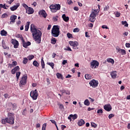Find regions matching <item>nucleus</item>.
Wrapping results in <instances>:
<instances>
[{"mask_svg": "<svg viewBox=\"0 0 130 130\" xmlns=\"http://www.w3.org/2000/svg\"><path fill=\"white\" fill-rule=\"evenodd\" d=\"M30 31L32 33V37L37 43L38 44L41 43V37H42V32L39 29H37L35 25L33 24L30 25Z\"/></svg>", "mask_w": 130, "mask_h": 130, "instance_id": "1", "label": "nucleus"}, {"mask_svg": "<svg viewBox=\"0 0 130 130\" xmlns=\"http://www.w3.org/2000/svg\"><path fill=\"white\" fill-rule=\"evenodd\" d=\"M1 123H2V124H6V123H9L11 125L14 124V123H15L14 114L11 113H8L7 117L2 119Z\"/></svg>", "mask_w": 130, "mask_h": 130, "instance_id": "2", "label": "nucleus"}, {"mask_svg": "<svg viewBox=\"0 0 130 130\" xmlns=\"http://www.w3.org/2000/svg\"><path fill=\"white\" fill-rule=\"evenodd\" d=\"M59 32V26L58 25H54L51 30L52 36L54 37H58Z\"/></svg>", "mask_w": 130, "mask_h": 130, "instance_id": "3", "label": "nucleus"}, {"mask_svg": "<svg viewBox=\"0 0 130 130\" xmlns=\"http://www.w3.org/2000/svg\"><path fill=\"white\" fill-rule=\"evenodd\" d=\"M49 8L52 13H56L57 11H59V10H60V5L52 4L50 6Z\"/></svg>", "mask_w": 130, "mask_h": 130, "instance_id": "4", "label": "nucleus"}, {"mask_svg": "<svg viewBox=\"0 0 130 130\" xmlns=\"http://www.w3.org/2000/svg\"><path fill=\"white\" fill-rule=\"evenodd\" d=\"M97 14V10H93V11H92L90 16H89V21L91 23H94L95 21H96V16Z\"/></svg>", "mask_w": 130, "mask_h": 130, "instance_id": "5", "label": "nucleus"}, {"mask_svg": "<svg viewBox=\"0 0 130 130\" xmlns=\"http://www.w3.org/2000/svg\"><path fill=\"white\" fill-rule=\"evenodd\" d=\"M27 84V74H24L22 76L21 80H20L19 86L20 87H23Z\"/></svg>", "mask_w": 130, "mask_h": 130, "instance_id": "6", "label": "nucleus"}, {"mask_svg": "<svg viewBox=\"0 0 130 130\" xmlns=\"http://www.w3.org/2000/svg\"><path fill=\"white\" fill-rule=\"evenodd\" d=\"M30 96L34 100H36L38 97V92L37 91V89L31 90L30 93Z\"/></svg>", "mask_w": 130, "mask_h": 130, "instance_id": "7", "label": "nucleus"}, {"mask_svg": "<svg viewBox=\"0 0 130 130\" xmlns=\"http://www.w3.org/2000/svg\"><path fill=\"white\" fill-rule=\"evenodd\" d=\"M99 67V62L97 60H93L90 63L91 69H97Z\"/></svg>", "mask_w": 130, "mask_h": 130, "instance_id": "8", "label": "nucleus"}, {"mask_svg": "<svg viewBox=\"0 0 130 130\" xmlns=\"http://www.w3.org/2000/svg\"><path fill=\"white\" fill-rule=\"evenodd\" d=\"M98 82L94 79H93L89 82L90 86H92V88H96L98 86Z\"/></svg>", "mask_w": 130, "mask_h": 130, "instance_id": "9", "label": "nucleus"}, {"mask_svg": "<svg viewBox=\"0 0 130 130\" xmlns=\"http://www.w3.org/2000/svg\"><path fill=\"white\" fill-rule=\"evenodd\" d=\"M11 41L14 48H18L19 47V42L17 40L12 39Z\"/></svg>", "mask_w": 130, "mask_h": 130, "instance_id": "10", "label": "nucleus"}, {"mask_svg": "<svg viewBox=\"0 0 130 130\" xmlns=\"http://www.w3.org/2000/svg\"><path fill=\"white\" fill-rule=\"evenodd\" d=\"M104 109H105V110H106V111H111V110L112 109V107H111V105H110V104H107V105H105L104 106Z\"/></svg>", "mask_w": 130, "mask_h": 130, "instance_id": "11", "label": "nucleus"}, {"mask_svg": "<svg viewBox=\"0 0 130 130\" xmlns=\"http://www.w3.org/2000/svg\"><path fill=\"white\" fill-rule=\"evenodd\" d=\"M39 15L42 16V17H43L44 18H46V17H47V14H46L45 10L40 11L39 12Z\"/></svg>", "mask_w": 130, "mask_h": 130, "instance_id": "12", "label": "nucleus"}, {"mask_svg": "<svg viewBox=\"0 0 130 130\" xmlns=\"http://www.w3.org/2000/svg\"><path fill=\"white\" fill-rule=\"evenodd\" d=\"M22 42V46L24 47V48H27L28 46L31 45V42H27V43L25 42V41L23 40V41H21Z\"/></svg>", "mask_w": 130, "mask_h": 130, "instance_id": "13", "label": "nucleus"}, {"mask_svg": "<svg viewBox=\"0 0 130 130\" xmlns=\"http://www.w3.org/2000/svg\"><path fill=\"white\" fill-rule=\"evenodd\" d=\"M18 71H20V68L19 66H16L11 70V74H12V75H15L16 72H18Z\"/></svg>", "mask_w": 130, "mask_h": 130, "instance_id": "14", "label": "nucleus"}, {"mask_svg": "<svg viewBox=\"0 0 130 130\" xmlns=\"http://www.w3.org/2000/svg\"><path fill=\"white\" fill-rule=\"evenodd\" d=\"M8 8H10L9 6L6 5V4H0V12H2V9H4V10H8Z\"/></svg>", "mask_w": 130, "mask_h": 130, "instance_id": "15", "label": "nucleus"}, {"mask_svg": "<svg viewBox=\"0 0 130 130\" xmlns=\"http://www.w3.org/2000/svg\"><path fill=\"white\" fill-rule=\"evenodd\" d=\"M20 7V3H17L16 4V5H14L13 7H11L10 8V10L11 11H16V10H17V9H18V8H19Z\"/></svg>", "mask_w": 130, "mask_h": 130, "instance_id": "16", "label": "nucleus"}, {"mask_svg": "<svg viewBox=\"0 0 130 130\" xmlns=\"http://www.w3.org/2000/svg\"><path fill=\"white\" fill-rule=\"evenodd\" d=\"M117 50H118V52H119V53H121L122 55H124L126 54V52L125 51V50L122 49H117Z\"/></svg>", "mask_w": 130, "mask_h": 130, "instance_id": "17", "label": "nucleus"}, {"mask_svg": "<svg viewBox=\"0 0 130 130\" xmlns=\"http://www.w3.org/2000/svg\"><path fill=\"white\" fill-rule=\"evenodd\" d=\"M16 19H17V16L16 15H12L10 17V21L12 23H15V22H16Z\"/></svg>", "mask_w": 130, "mask_h": 130, "instance_id": "18", "label": "nucleus"}, {"mask_svg": "<svg viewBox=\"0 0 130 130\" xmlns=\"http://www.w3.org/2000/svg\"><path fill=\"white\" fill-rule=\"evenodd\" d=\"M26 12H28V15H31V14L34 13V9L31 7H28L26 10Z\"/></svg>", "mask_w": 130, "mask_h": 130, "instance_id": "19", "label": "nucleus"}, {"mask_svg": "<svg viewBox=\"0 0 130 130\" xmlns=\"http://www.w3.org/2000/svg\"><path fill=\"white\" fill-rule=\"evenodd\" d=\"M77 124L78 125H79V126H82L83 124H85V121H84V120L83 119H80L78 120V122H77Z\"/></svg>", "mask_w": 130, "mask_h": 130, "instance_id": "20", "label": "nucleus"}, {"mask_svg": "<svg viewBox=\"0 0 130 130\" xmlns=\"http://www.w3.org/2000/svg\"><path fill=\"white\" fill-rule=\"evenodd\" d=\"M62 18L63 20V21H64V22H68V21L70 20V18L69 17V16H66V14H63L62 15Z\"/></svg>", "mask_w": 130, "mask_h": 130, "instance_id": "21", "label": "nucleus"}, {"mask_svg": "<svg viewBox=\"0 0 130 130\" xmlns=\"http://www.w3.org/2000/svg\"><path fill=\"white\" fill-rule=\"evenodd\" d=\"M111 75L112 79H116L117 76V74H116V71H113L111 73Z\"/></svg>", "mask_w": 130, "mask_h": 130, "instance_id": "22", "label": "nucleus"}, {"mask_svg": "<svg viewBox=\"0 0 130 130\" xmlns=\"http://www.w3.org/2000/svg\"><path fill=\"white\" fill-rule=\"evenodd\" d=\"M56 76L57 78V79H60L61 80H63V76H62V75L60 73H57L56 74Z\"/></svg>", "mask_w": 130, "mask_h": 130, "instance_id": "23", "label": "nucleus"}, {"mask_svg": "<svg viewBox=\"0 0 130 130\" xmlns=\"http://www.w3.org/2000/svg\"><path fill=\"white\" fill-rule=\"evenodd\" d=\"M79 45V44L78 43V42L75 41L74 44L72 46L74 49H78V46Z\"/></svg>", "mask_w": 130, "mask_h": 130, "instance_id": "24", "label": "nucleus"}, {"mask_svg": "<svg viewBox=\"0 0 130 130\" xmlns=\"http://www.w3.org/2000/svg\"><path fill=\"white\" fill-rule=\"evenodd\" d=\"M2 45L4 49H7V45H6V42H5L4 40H2Z\"/></svg>", "mask_w": 130, "mask_h": 130, "instance_id": "25", "label": "nucleus"}, {"mask_svg": "<svg viewBox=\"0 0 130 130\" xmlns=\"http://www.w3.org/2000/svg\"><path fill=\"white\" fill-rule=\"evenodd\" d=\"M29 26H30V22H27L25 26V31H27L29 29Z\"/></svg>", "mask_w": 130, "mask_h": 130, "instance_id": "26", "label": "nucleus"}, {"mask_svg": "<svg viewBox=\"0 0 130 130\" xmlns=\"http://www.w3.org/2000/svg\"><path fill=\"white\" fill-rule=\"evenodd\" d=\"M8 34V32H7V31L4 30V29L1 30V35H2V36H7Z\"/></svg>", "mask_w": 130, "mask_h": 130, "instance_id": "27", "label": "nucleus"}, {"mask_svg": "<svg viewBox=\"0 0 130 130\" xmlns=\"http://www.w3.org/2000/svg\"><path fill=\"white\" fill-rule=\"evenodd\" d=\"M107 61H108V62H110L111 63H112V64H113L114 63V60L111 58H107Z\"/></svg>", "mask_w": 130, "mask_h": 130, "instance_id": "28", "label": "nucleus"}, {"mask_svg": "<svg viewBox=\"0 0 130 130\" xmlns=\"http://www.w3.org/2000/svg\"><path fill=\"white\" fill-rule=\"evenodd\" d=\"M85 78L86 80H91L92 79V76L90 74H85Z\"/></svg>", "mask_w": 130, "mask_h": 130, "instance_id": "29", "label": "nucleus"}, {"mask_svg": "<svg viewBox=\"0 0 130 130\" xmlns=\"http://www.w3.org/2000/svg\"><path fill=\"white\" fill-rule=\"evenodd\" d=\"M41 66L42 69L45 68V63H44V60H43V58L41 59Z\"/></svg>", "mask_w": 130, "mask_h": 130, "instance_id": "30", "label": "nucleus"}, {"mask_svg": "<svg viewBox=\"0 0 130 130\" xmlns=\"http://www.w3.org/2000/svg\"><path fill=\"white\" fill-rule=\"evenodd\" d=\"M47 64H48V66H50V67L52 68V69L54 68V63L53 62H47Z\"/></svg>", "mask_w": 130, "mask_h": 130, "instance_id": "31", "label": "nucleus"}, {"mask_svg": "<svg viewBox=\"0 0 130 130\" xmlns=\"http://www.w3.org/2000/svg\"><path fill=\"white\" fill-rule=\"evenodd\" d=\"M32 64H33L35 67H39V63H38V62H37V61H36V60H34V61H33Z\"/></svg>", "mask_w": 130, "mask_h": 130, "instance_id": "32", "label": "nucleus"}, {"mask_svg": "<svg viewBox=\"0 0 130 130\" xmlns=\"http://www.w3.org/2000/svg\"><path fill=\"white\" fill-rule=\"evenodd\" d=\"M27 62H28V59L26 57L23 58L22 63H23V64H26Z\"/></svg>", "mask_w": 130, "mask_h": 130, "instance_id": "33", "label": "nucleus"}, {"mask_svg": "<svg viewBox=\"0 0 130 130\" xmlns=\"http://www.w3.org/2000/svg\"><path fill=\"white\" fill-rule=\"evenodd\" d=\"M121 24L122 25H124L125 27H128V24L127 23L126 21H121Z\"/></svg>", "mask_w": 130, "mask_h": 130, "instance_id": "34", "label": "nucleus"}, {"mask_svg": "<svg viewBox=\"0 0 130 130\" xmlns=\"http://www.w3.org/2000/svg\"><path fill=\"white\" fill-rule=\"evenodd\" d=\"M84 105H86V106H89L90 105V102L88 99H86L84 101Z\"/></svg>", "mask_w": 130, "mask_h": 130, "instance_id": "35", "label": "nucleus"}, {"mask_svg": "<svg viewBox=\"0 0 130 130\" xmlns=\"http://www.w3.org/2000/svg\"><path fill=\"white\" fill-rule=\"evenodd\" d=\"M77 118H78V115L77 114L72 115V119H73V120H75V119H77Z\"/></svg>", "mask_w": 130, "mask_h": 130, "instance_id": "36", "label": "nucleus"}, {"mask_svg": "<svg viewBox=\"0 0 130 130\" xmlns=\"http://www.w3.org/2000/svg\"><path fill=\"white\" fill-rule=\"evenodd\" d=\"M34 57H35L34 56V55H30L27 57V58L28 59V60H32V59H33V58H34Z\"/></svg>", "mask_w": 130, "mask_h": 130, "instance_id": "37", "label": "nucleus"}, {"mask_svg": "<svg viewBox=\"0 0 130 130\" xmlns=\"http://www.w3.org/2000/svg\"><path fill=\"white\" fill-rule=\"evenodd\" d=\"M20 76H21V72H18L16 73V78H17V80L18 81V80H19V78H20Z\"/></svg>", "mask_w": 130, "mask_h": 130, "instance_id": "38", "label": "nucleus"}, {"mask_svg": "<svg viewBox=\"0 0 130 130\" xmlns=\"http://www.w3.org/2000/svg\"><path fill=\"white\" fill-rule=\"evenodd\" d=\"M9 15H8V14H7V13H4L2 15V16H1V18H2V19H4V18H8V16Z\"/></svg>", "mask_w": 130, "mask_h": 130, "instance_id": "39", "label": "nucleus"}, {"mask_svg": "<svg viewBox=\"0 0 130 130\" xmlns=\"http://www.w3.org/2000/svg\"><path fill=\"white\" fill-rule=\"evenodd\" d=\"M91 126L92 127H94V128H96V127L98 126L97 124L93 122L91 123Z\"/></svg>", "mask_w": 130, "mask_h": 130, "instance_id": "40", "label": "nucleus"}, {"mask_svg": "<svg viewBox=\"0 0 130 130\" xmlns=\"http://www.w3.org/2000/svg\"><path fill=\"white\" fill-rule=\"evenodd\" d=\"M17 37L18 38H20L21 41H23L24 38H23V36H22L21 35L18 34L17 35Z\"/></svg>", "mask_w": 130, "mask_h": 130, "instance_id": "41", "label": "nucleus"}, {"mask_svg": "<svg viewBox=\"0 0 130 130\" xmlns=\"http://www.w3.org/2000/svg\"><path fill=\"white\" fill-rule=\"evenodd\" d=\"M109 6L107 5L106 6H105L104 8V11L105 12H106V11H109Z\"/></svg>", "mask_w": 130, "mask_h": 130, "instance_id": "42", "label": "nucleus"}, {"mask_svg": "<svg viewBox=\"0 0 130 130\" xmlns=\"http://www.w3.org/2000/svg\"><path fill=\"white\" fill-rule=\"evenodd\" d=\"M51 43L52 44H55V43H56V40H55V38L52 39Z\"/></svg>", "mask_w": 130, "mask_h": 130, "instance_id": "43", "label": "nucleus"}, {"mask_svg": "<svg viewBox=\"0 0 130 130\" xmlns=\"http://www.w3.org/2000/svg\"><path fill=\"white\" fill-rule=\"evenodd\" d=\"M115 17H116V18H119V17H120V12H117L115 14Z\"/></svg>", "mask_w": 130, "mask_h": 130, "instance_id": "44", "label": "nucleus"}, {"mask_svg": "<svg viewBox=\"0 0 130 130\" xmlns=\"http://www.w3.org/2000/svg\"><path fill=\"white\" fill-rule=\"evenodd\" d=\"M42 129V130H46V123H44L43 124Z\"/></svg>", "mask_w": 130, "mask_h": 130, "instance_id": "45", "label": "nucleus"}, {"mask_svg": "<svg viewBox=\"0 0 130 130\" xmlns=\"http://www.w3.org/2000/svg\"><path fill=\"white\" fill-rule=\"evenodd\" d=\"M67 37L68 38H73V35H72L71 34L68 32L67 34Z\"/></svg>", "mask_w": 130, "mask_h": 130, "instance_id": "46", "label": "nucleus"}, {"mask_svg": "<svg viewBox=\"0 0 130 130\" xmlns=\"http://www.w3.org/2000/svg\"><path fill=\"white\" fill-rule=\"evenodd\" d=\"M22 7H23V8H24L26 11V10L29 8L28 6H27L26 4H22Z\"/></svg>", "mask_w": 130, "mask_h": 130, "instance_id": "47", "label": "nucleus"}, {"mask_svg": "<svg viewBox=\"0 0 130 130\" xmlns=\"http://www.w3.org/2000/svg\"><path fill=\"white\" fill-rule=\"evenodd\" d=\"M57 19H58V16H56L55 17H53V20L54 21V22H57Z\"/></svg>", "mask_w": 130, "mask_h": 130, "instance_id": "48", "label": "nucleus"}, {"mask_svg": "<svg viewBox=\"0 0 130 130\" xmlns=\"http://www.w3.org/2000/svg\"><path fill=\"white\" fill-rule=\"evenodd\" d=\"M97 113H98L99 114L100 113L102 114L103 113V110H102V109H99L98 110Z\"/></svg>", "mask_w": 130, "mask_h": 130, "instance_id": "49", "label": "nucleus"}, {"mask_svg": "<svg viewBox=\"0 0 130 130\" xmlns=\"http://www.w3.org/2000/svg\"><path fill=\"white\" fill-rule=\"evenodd\" d=\"M64 50H68V51H73V50H72V49H71V47H68L67 48H64Z\"/></svg>", "mask_w": 130, "mask_h": 130, "instance_id": "50", "label": "nucleus"}, {"mask_svg": "<svg viewBox=\"0 0 130 130\" xmlns=\"http://www.w3.org/2000/svg\"><path fill=\"white\" fill-rule=\"evenodd\" d=\"M69 44L71 46H73L75 44V42L74 41H69Z\"/></svg>", "mask_w": 130, "mask_h": 130, "instance_id": "51", "label": "nucleus"}, {"mask_svg": "<svg viewBox=\"0 0 130 130\" xmlns=\"http://www.w3.org/2000/svg\"><path fill=\"white\" fill-rule=\"evenodd\" d=\"M4 96L6 99H7V98H10V97H9V95L8 93L4 94Z\"/></svg>", "mask_w": 130, "mask_h": 130, "instance_id": "52", "label": "nucleus"}, {"mask_svg": "<svg viewBox=\"0 0 130 130\" xmlns=\"http://www.w3.org/2000/svg\"><path fill=\"white\" fill-rule=\"evenodd\" d=\"M114 114H110L109 115V119H111V118H112V117H114Z\"/></svg>", "mask_w": 130, "mask_h": 130, "instance_id": "53", "label": "nucleus"}, {"mask_svg": "<svg viewBox=\"0 0 130 130\" xmlns=\"http://www.w3.org/2000/svg\"><path fill=\"white\" fill-rule=\"evenodd\" d=\"M26 111H27V110L26 109L23 110L22 113V115H25Z\"/></svg>", "mask_w": 130, "mask_h": 130, "instance_id": "54", "label": "nucleus"}, {"mask_svg": "<svg viewBox=\"0 0 130 130\" xmlns=\"http://www.w3.org/2000/svg\"><path fill=\"white\" fill-rule=\"evenodd\" d=\"M102 28L103 29H109L108 27H107V26L104 25L102 26Z\"/></svg>", "mask_w": 130, "mask_h": 130, "instance_id": "55", "label": "nucleus"}, {"mask_svg": "<svg viewBox=\"0 0 130 130\" xmlns=\"http://www.w3.org/2000/svg\"><path fill=\"white\" fill-rule=\"evenodd\" d=\"M50 121H51L52 123H53L55 124V125H56V122L54 120H50Z\"/></svg>", "mask_w": 130, "mask_h": 130, "instance_id": "56", "label": "nucleus"}, {"mask_svg": "<svg viewBox=\"0 0 130 130\" xmlns=\"http://www.w3.org/2000/svg\"><path fill=\"white\" fill-rule=\"evenodd\" d=\"M12 66H17V61H14L12 62Z\"/></svg>", "mask_w": 130, "mask_h": 130, "instance_id": "57", "label": "nucleus"}, {"mask_svg": "<svg viewBox=\"0 0 130 130\" xmlns=\"http://www.w3.org/2000/svg\"><path fill=\"white\" fill-rule=\"evenodd\" d=\"M72 116H73V114H71L68 117V119L70 120V121H72Z\"/></svg>", "mask_w": 130, "mask_h": 130, "instance_id": "58", "label": "nucleus"}, {"mask_svg": "<svg viewBox=\"0 0 130 130\" xmlns=\"http://www.w3.org/2000/svg\"><path fill=\"white\" fill-rule=\"evenodd\" d=\"M66 127H67L66 126H65L64 125H61V130H63V129H64V128H66Z\"/></svg>", "mask_w": 130, "mask_h": 130, "instance_id": "59", "label": "nucleus"}, {"mask_svg": "<svg viewBox=\"0 0 130 130\" xmlns=\"http://www.w3.org/2000/svg\"><path fill=\"white\" fill-rule=\"evenodd\" d=\"M73 32H79V28H74Z\"/></svg>", "mask_w": 130, "mask_h": 130, "instance_id": "60", "label": "nucleus"}, {"mask_svg": "<svg viewBox=\"0 0 130 130\" xmlns=\"http://www.w3.org/2000/svg\"><path fill=\"white\" fill-rule=\"evenodd\" d=\"M125 46H126V47H127L128 48H129V47H130V44L129 43H126L125 44Z\"/></svg>", "mask_w": 130, "mask_h": 130, "instance_id": "61", "label": "nucleus"}, {"mask_svg": "<svg viewBox=\"0 0 130 130\" xmlns=\"http://www.w3.org/2000/svg\"><path fill=\"white\" fill-rule=\"evenodd\" d=\"M88 27H89V28H93V23H89V24H88Z\"/></svg>", "mask_w": 130, "mask_h": 130, "instance_id": "62", "label": "nucleus"}, {"mask_svg": "<svg viewBox=\"0 0 130 130\" xmlns=\"http://www.w3.org/2000/svg\"><path fill=\"white\" fill-rule=\"evenodd\" d=\"M74 11H79V8L78 7H74Z\"/></svg>", "mask_w": 130, "mask_h": 130, "instance_id": "63", "label": "nucleus"}, {"mask_svg": "<svg viewBox=\"0 0 130 130\" xmlns=\"http://www.w3.org/2000/svg\"><path fill=\"white\" fill-rule=\"evenodd\" d=\"M60 109H62L63 108V105L62 104L59 105Z\"/></svg>", "mask_w": 130, "mask_h": 130, "instance_id": "64", "label": "nucleus"}]
</instances>
